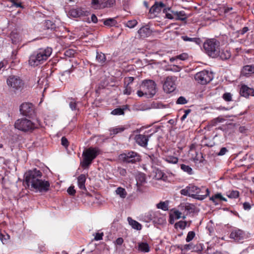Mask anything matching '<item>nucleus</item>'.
<instances>
[{
    "instance_id": "1",
    "label": "nucleus",
    "mask_w": 254,
    "mask_h": 254,
    "mask_svg": "<svg viewBox=\"0 0 254 254\" xmlns=\"http://www.w3.org/2000/svg\"><path fill=\"white\" fill-rule=\"evenodd\" d=\"M25 181L33 188L35 191L45 192L50 189V183L42 179V173L36 169L30 170L25 174Z\"/></svg>"
},
{
    "instance_id": "2",
    "label": "nucleus",
    "mask_w": 254,
    "mask_h": 254,
    "mask_svg": "<svg viewBox=\"0 0 254 254\" xmlns=\"http://www.w3.org/2000/svg\"><path fill=\"white\" fill-rule=\"evenodd\" d=\"M52 52V49L48 47L38 49L30 56L29 64L35 67L43 64L50 57Z\"/></svg>"
},
{
    "instance_id": "3",
    "label": "nucleus",
    "mask_w": 254,
    "mask_h": 254,
    "mask_svg": "<svg viewBox=\"0 0 254 254\" xmlns=\"http://www.w3.org/2000/svg\"><path fill=\"white\" fill-rule=\"evenodd\" d=\"M156 84L153 80H144L141 82L137 94L140 97L145 96L151 98L156 94Z\"/></svg>"
},
{
    "instance_id": "4",
    "label": "nucleus",
    "mask_w": 254,
    "mask_h": 254,
    "mask_svg": "<svg viewBox=\"0 0 254 254\" xmlns=\"http://www.w3.org/2000/svg\"><path fill=\"white\" fill-rule=\"evenodd\" d=\"M206 53L210 57L218 58L219 52L220 42L215 39L207 40L203 44Z\"/></svg>"
},
{
    "instance_id": "5",
    "label": "nucleus",
    "mask_w": 254,
    "mask_h": 254,
    "mask_svg": "<svg viewBox=\"0 0 254 254\" xmlns=\"http://www.w3.org/2000/svg\"><path fill=\"white\" fill-rule=\"evenodd\" d=\"M14 127L15 128L24 132H31L37 128L38 126L30 120L21 118L15 121Z\"/></svg>"
},
{
    "instance_id": "6",
    "label": "nucleus",
    "mask_w": 254,
    "mask_h": 254,
    "mask_svg": "<svg viewBox=\"0 0 254 254\" xmlns=\"http://www.w3.org/2000/svg\"><path fill=\"white\" fill-rule=\"evenodd\" d=\"M100 153V149L96 147H90L84 150L82 153L83 158L81 162L82 167L83 168L88 167Z\"/></svg>"
},
{
    "instance_id": "7",
    "label": "nucleus",
    "mask_w": 254,
    "mask_h": 254,
    "mask_svg": "<svg viewBox=\"0 0 254 254\" xmlns=\"http://www.w3.org/2000/svg\"><path fill=\"white\" fill-rule=\"evenodd\" d=\"M189 190L190 191V197L198 200L205 199L209 194L208 189L205 187L199 188L193 184H190Z\"/></svg>"
},
{
    "instance_id": "8",
    "label": "nucleus",
    "mask_w": 254,
    "mask_h": 254,
    "mask_svg": "<svg viewBox=\"0 0 254 254\" xmlns=\"http://www.w3.org/2000/svg\"><path fill=\"white\" fill-rule=\"evenodd\" d=\"M8 86L14 91L21 90L24 88V82L23 80L17 75H10L6 79Z\"/></svg>"
},
{
    "instance_id": "9",
    "label": "nucleus",
    "mask_w": 254,
    "mask_h": 254,
    "mask_svg": "<svg viewBox=\"0 0 254 254\" xmlns=\"http://www.w3.org/2000/svg\"><path fill=\"white\" fill-rule=\"evenodd\" d=\"M120 159L127 163H136L141 160V156L137 152L130 151L120 154Z\"/></svg>"
},
{
    "instance_id": "10",
    "label": "nucleus",
    "mask_w": 254,
    "mask_h": 254,
    "mask_svg": "<svg viewBox=\"0 0 254 254\" xmlns=\"http://www.w3.org/2000/svg\"><path fill=\"white\" fill-rule=\"evenodd\" d=\"M194 78L198 83L206 84L212 80L213 75L211 72L207 70H202L196 73Z\"/></svg>"
},
{
    "instance_id": "11",
    "label": "nucleus",
    "mask_w": 254,
    "mask_h": 254,
    "mask_svg": "<svg viewBox=\"0 0 254 254\" xmlns=\"http://www.w3.org/2000/svg\"><path fill=\"white\" fill-rule=\"evenodd\" d=\"M177 79V77L175 76H169L166 78L163 84V89L166 92L171 93L176 89Z\"/></svg>"
},
{
    "instance_id": "12",
    "label": "nucleus",
    "mask_w": 254,
    "mask_h": 254,
    "mask_svg": "<svg viewBox=\"0 0 254 254\" xmlns=\"http://www.w3.org/2000/svg\"><path fill=\"white\" fill-rule=\"evenodd\" d=\"M89 14L90 12L89 11L85 10L82 8H73L70 9L68 12V15L73 18L86 16L89 15Z\"/></svg>"
},
{
    "instance_id": "13",
    "label": "nucleus",
    "mask_w": 254,
    "mask_h": 254,
    "mask_svg": "<svg viewBox=\"0 0 254 254\" xmlns=\"http://www.w3.org/2000/svg\"><path fill=\"white\" fill-rule=\"evenodd\" d=\"M21 113L25 116H31L34 112V107L32 104L30 103H24L20 107Z\"/></svg>"
},
{
    "instance_id": "14",
    "label": "nucleus",
    "mask_w": 254,
    "mask_h": 254,
    "mask_svg": "<svg viewBox=\"0 0 254 254\" xmlns=\"http://www.w3.org/2000/svg\"><path fill=\"white\" fill-rule=\"evenodd\" d=\"M245 232L239 229L235 228L233 229L230 234V238L236 242H239L244 239Z\"/></svg>"
},
{
    "instance_id": "15",
    "label": "nucleus",
    "mask_w": 254,
    "mask_h": 254,
    "mask_svg": "<svg viewBox=\"0 0 254 254\" xmlns=\"http://www.w3.org/2000/svg\"><path fill=\"white\" fill-rule=\"evenodd\" d=\"M150 135H144L139 134L135 136V140L136 142L142 147H146L149 140V138L151 136Z\"/></svg>"
},
{
    "instance_id": "16",
    "label": "nucleus",
    "mask_w": 254,
    "mask_h": 254,
    "mask_svg": "<svg viewBox=\"0 0 254 254\" xmlns=\"http://www.w3.org/2000/svg\"><path fill=\"white\" fill-rule=\"evenodd\" d=\"M254 73V64L244 66L241 71V75L246 77H249Z\"/></svg>"
},
{
    "instance_id": "17",
    "label": "nucleus",
    "mask_w": 254,
    "mask_h": 254,
    "mask_svg": "<svg viewBox=\"0 0 254 254\" xmlns=\"http://www.w3.org/2000/svg\"><path fill=\"white\" fill-rule=\"evenodd\" d=\"M240 94L244 97H248L249 96H254V89L249 88L247 85H243L242 86L240 91Z\"/></svg>"
},
{
    "instance_id": "18",
    "label": "nucleus",
    "mask_w": 254,
    "mask_h": 254,
    "mask_svg": "<svg viewBox=\"0 0 254 254\" xmlns=\"http://www.w3.org/2000/svg\"><path fill=\"white\" fill-rule=\"evenodd\" d=\"M210 200L212 201L215 204L217 205L219 204L220 201H227V199L224 197L220 193H218L212 196L210 198Z\"/></svg>"
},
{
    "instance_id": "19",
    "label": "nucleus",
    "mask_w": 254,
    "mask_h": 254,
    "mask_svg": "<svg viewBox=\"0 0 254 254\" xmlns=\"http://www.w3.org/2000/svg\"><path fill=\"white\" fill-rule=\"evenodd\" d=\"M231 54L230 51L227 49H222L220 51L219 49V52L218 57H219L222 60H226L231 57Z\"/></svg>"
},
{
    "instance_id": "20",
    "label": "nucleus",
    "mask_w": 254,
    "mask_h": 254,
    "mask_svg": "<svg viewBox=\"0 0 254 254\" xmlns=\"http://www.w3.org/2000/svg\"><path fill=\"white\" fill-rule=\"evenodd\" d=\"M150 29L146 27H142L140 28L138 31V33L141 37H146L149 36L151 34Z\"/></svg>"
},
{
    "instance_id": "21",
    "label": "nucleus",
    "mask_w": 254,
    "mask_h": 254,
    "mask_svg": "<svg viewBox=\"0 0 254 254\" xmlns=\"http://www.w3.org/2000/svg\"><path fill=\"white\" fill-rule=\"evenodd\" d=\"M164 6L162 2L155 3L150 8L149 12L150 13H158L161 11V8Z\"/></svg>"
},
{
    "instance_id": "22",
    "label": "nucleus",
    "mask_w": 254,
    "mask_h": 254,
    "mask_svg": "<svg viewBox=\"0 0 254 254\" xmlns=\"http://www.w3.org/2000/svg\"><path fill=\"white\" fill-rule=\"evenodd\" d=\"M163 12L165 13V17L169 19H175L176 11L172 10L170 8H165Z\"/></svg>"
},
{
    "instance_id": "23",
    "label": "nucleus",
    "mask_w": 254,
    "mask_h": 254,
    "mask_svg": "<svg viewBox=\"0 0 254 254\" xmlns=\"http://www.w3.org/2000/svg\"><path fill=\"white\" fill-rule=\"evenodd\" d=\"M86 181L85 175L81 174L77 178L78 186L81 190H85V183Z\"/></svg>"
},
{
    "instance_id": "24",
    "label": "nucleus",
    "mask_w": 254,
    "mask_h": 254,
    "mask_svg": "<svg viewBox=\"0 0 254 254\" xmlns=\"http://www.w3.org/2000/svg\"><path fill=\"white\" fill-rule=\"evenodd\" d=\"M125 129V128L123 126H118L110 128L109 130L110 131V135H115L119 133L122 132Z\"/></svg>"
},
{
    "instance_id": "25",
    "label": "nucleus",
    "mask_w": 254,
    "mask_h": 254,
    "mask_svg": "<svg viewBox=\"0 0 254 254\" xmlns=\"http://www.w3.org/2000/svg\"><path fill=\"white\" fill-rule=\"evenodd\" d=\"M187 18V15L184 11H176L175 20L185 21Z\"/></svg>"
},
{
    "instance_id": "26",
    "label": "nucleus",
    "mask_w": 254,
    "mask_h": 254,
    "mask_svg": "<svg viewBox=\"0 0 254 254\" xmlns=\"http://www.w3.org/2000/svg\"><path fill=\"white\" fill-rule=\"evenodd\" d=\"M127 220L129 225L132 227V228L137 230H140L141 229L142 225L137 221L133 220L130 217H128Z\"/></svg>"
},
{
    "instance_id": "27",
    "label": "nucleus",
    "mask_w": 254,
    "mask_h": 254,
    "mask_svg": "<svg viewBox=\"0 0 254 254\" xmlns=\"http://www.w3.org/2000/svg\"><path fill=\"white\" fill-rule=\"evenodd\" d=\"M180 207L182 210L185 209V210L187 211L188 213H190L193 212L195 209L194 205L191 204H181Z\"/></svg>"
},
{
    "instance_id": "28",
    "label": "nucleus",
    "mask_w": 254,
    "mask_h": 254,
    "mask_svg": "<svg viewBox=\"0 0 254 254\" xmlns=\"http://www.w3.org/2000/svg\"><path fill=\"white\" fill-rule=\"evenodd\" d=\"M96 60L101 65H104L106 61L105 55L101 52H97L96 55Z\"/></svg>"
},
{
    "instance_id": "29",
    "label": "nucleus",
    "mask_w": 254,
    "mask_h": 254,
    "mask_svg": "<svg viewBox=\"0 0 254 254\" xmlns=\"http://www.w3.org/2000/svg\"><path fill=\"white\" fill-rule=\"evenodd\" d=\"M138 250L140 252L144 253H147L149 252L150 248L149 245L146 243H140L138 244Z\"/></svg>"
},
{
    "instance_id": "30",
    "label": "nucleus",
    "mask_w": 254,
    "mask_h": 254,
    "mask_svg": "<svg viewBox=\"0 0 254 254\" xmlns=\"http://www.w3.org/2000/svg\"><path fill=\"white\" fill-rule=\"evenodd\" d=\"M101 9L112 6L115 3V0H101Z\"/></svg>"
},
{
    "instance_id": "31",
    "label": "nucleus",
    "mask_w": 254,
    "mask_h": 254,
    "mask_svg": "<svg viewBox=\"0 0 254 254\" xmlns=\"http://www.w3.org/2000/svg\"><path fill=\"white\" fill-rule=\"evenodd\" d=\"M44 25L46 29L55 30L56 28V25L53 21L47 20H45L44 23Z\"/></svg>"
},
{
    "instance_id": "32",
    "label": "nucleus",
    "mask_w": 254,
    "mask_h": 254,
    "mask_svg": "<svg viewBox=\"0 0 254 254\" xmlns=\"http://www.w3.org/2000/svg\"><path fill=\"white\" fill-rule=\"evenodd\" d=\"M116 193L122 198H125L127 195V192L126 190L122 187H118L116 190Z\"/></svg>"
},
{
    "instance_id": "33",
    "label": "nucleus",
    "mask_w": 254,
    "mask_h": 254,
    "mask_svg": "<svg viewBox=\"0 0 254 254\" xmlns=\"http://www.w3.org/2000/svg\"><path fill=\"white\" fill-rule=\"evenodd\" d=\"M136 186L145 183L146 182L145 175L143 173L138 174L136 176Z\"/></svg>"
},
{
    "instance_id": "34",
    "label": "nucleus",
    "mask_w": 254,
    "mask_h": 254,
    "mask_svg": "<svg viewBox=\"0 0 254 254\" xmlns=\"http://www.w3.org/2000/svg\"><path fill=\"white\" fill-rule=\"evenodd\" d=\"M226 195L230 198H237L239 196V192L238 190H229L226 192Z\"/></svg>"
},
{
    "instance_id": "35",
    "label": "nucleus",
    "mask_w": 254,
    "mask_h": 254,
    "mask_svg": "<svg viewBox=\"0 0 254 254\" xmlns=\"http://www.w3.org/2000/svg\"><path fill=\"white\" fill-rule=\"evenodd\" d=\"M181 38L186 42H192L196 44H199L200 42L199 38H190L187 36H182Z\"/></svg>"
},
{
    "instance_id": "36",
    "label": "nucleus",
    "mask_w": 254,
    "mask_h": 254,
    "mask_svg": "<svg viewBox=\"0 0 254 254\" xmlns=\"http://www.w3.org/2000/svg\"><path fill=\"white\" fill-rule=\"evenodd\" d=\"M181 169L184 172L187 173L189 175H192L193 174L192 168L188 165H186L185 164H181Z\"/></svg>"
},
{
    "instance_id": "37",
    "label": "nucleus",
    "mask_w": 254,
    "mask_h": 254,
    "mask_svg": "<svg viewBox=\"0 0 254 254\" xmlns=\"http://www.w3.org/2000/svg\"><path fill=\"white\" fill-rule=\"evenodd\" d=\"M165 160L169 163L177 164L178 162V158L176 157L169 155L165 157Z\"/></svg>"
},
{
    "instance_id": "38",
    "label": "nucleus",
    "mask_w": 254,
    "mask_h": 254,
    "mask_svg": "<svg viewBox=\"0 0 254 254\" xmlns=\"http://www.w3.org/2000/svg\"><path fill=\"white\" fill-rule=\"evenodd\" d=\"M178 248L182 251H188L192 249V245L190 243L186 245H181L178 246Z\"/></svg>"
},
{
    "instance_id": "39",
    "label": "nucleus",
    "mask_w": 254,
    "mask_h": 254,
    "mask_svg": "<svg viewBox=\"0 0 254 254\" xmlns=\"http://www.w3.org/2000/svg\"><path fill=\"white\" fill-rule=\"evenodd\" d=\"M117 23L116 20L114 18H110L104 20V24L106 26H112L115 25Z\"/></svg>"
},
{
    "instance_id": "40",
    "label": "nucleus",
    "mask_w": 254,
    "mask_h": 254,
    "mask_svg": "<svg viewBox=\"0 0 254 254\" xmlns=\"http://www.w3.org/2000/svg\"><path fill=\"white\" fill-rule=\"evenodd\" d=\"M101 0H92L91 4L94 9H101Z\"/></svg>"
},
{
    "instance_id": "41",
    "label": "nucleus",
    "mask_w": 254,
    "mask_h": 254,
    "mask_svg": "<svg viewBox=\"0 0 254 254\" xmlns=\"http://www.w3.org/2000/svg\"><path fill=\"white\" fill-rule=\"evenodd\" d=\"M157 207L163 210H167L168 209V203L167 202L161 201L157 204Z\"/></svg>"
},
{
    "instance_id": "42",
    "label": "nucleus",
    "mask_w": 254,
    "mask_h": 254,
    "mask_svg": "<svg viewBox=\"0 0 254 254\" xmlns=\"http://www.w3.org/2000/svg\"><path fill=\"white\" fill-rule=\"evenodd\" d=\"M187 226V222L186 221H180L178 222H177L175 224V228L177 229L179 228L181 229H185Z\"/></svg>"
},
{
    "instance_id": "43",
    "label": "nucleus",
    "mask_w": 254,
    "mask_h": 254,
    "mask_svg": "<svg viewBox=\"0 0 254 254\" xmlns=\"http://www.w3.org/2000/svg\"><path fill=\"white\" fill-rule=\"evenodd\" d=\"M111 114L113 115H122L124 114V109L120 108L113 110Z\"/></svg>"
},
{
    "instance_id": "44",
    "label": "nucleus",
    "mask_w": 254,
    "mask_h": 254,
    "mask_svg": "<svg viewBox=\"0 0 254 254\" xmlns=\"http://www.w3.org/2000/svg\"><path fill=\"white\" fill-rule=\"evenodd\" d=\"M182 213L178 210H175L170 214V217L175 218V219H179L182 216Z\"/></svg>"
},
{
    "instance_id": "45",
    "label": "nucleus",
    "mask_w": 254,
    "mask_h": 254,
    "mask_svg": "<svg viewBox=\"0 0 254 254\" xmlns=\"http://www.w3.org/2000/svg\"><path fill=\"white\" fill-rule=\"evenodd\" d=\"M10 38H11L12 42L15 43L18 41L19 37L16 32L12 31L10 34Z\"/></svg>"
},
{
    "instance_id": "46",
    "label": "nucleus",
    "mask_w": 254,
    "mask_h": 254,
    "mask_svg": "<svg viewBox=\"0 0 254 254\" xmlns=\"http://www.w3.org/2000/svg\"><path fill=\"white\" fill-rule=\"evenodd\" d=\"M190 185L187 186L185 189H182L180 191V193L182 195L189 196L190 197V191L189 190Z\"/></svg>"
},
{
    "instance_id": "47",
    "label": "nucleus",
    "mask_w": 254,
    "mask_h": 254,
    "mask_svg": "<svg viewBox=\"0 0 254 254\" xmlns=\"http://www.w3.org/2000/svg\"><path fill=\"white\" fill-rule=\"evenodd\" d=\"M137 24L136 20H131L128 21L126 24V26L128 28H132L134 27Z\"/></svg>"
},
{
    "instance_id": "48",
    "label": "nucleus",
    "mask_w": 254,
    "mask_h": 254,
    "mask_svg": "<svg viewBox=\"0 0 254 254\" xmlns=\"http://www.w3.org/2000/svg\"><path fill=\"white\" fill-rule=\"evenodd\" d=\"M9 2L12 3L11 6H14L15 7H23L22 3L18 0H7Z\"/></svg>"
},
{
    "instance_id": "49",
    "label": "nucleus",
    "mask_w": 254,
    "mask_h": 254,
    "mask_svg": "<svg viewBox=\"0 0 254 254\" xmlns=\"http://www.w3.org/2000/svg\"><path fill=\"white\" fill-rule=\"evenodd\" d=\"M77 103L76 102L74 99L71 98V101L69 102V107L70 109L72 110H77Z\"/></svg>"
},
{
    "instance_id": "50",
    "label": "nucleus",
    "mask_w": 254,
    "mask_h": 254,
    "mask_svg": "<svg viewBox=\"0 0 254 254\" xmlns=\"http://www.w3.org/2000/svg\"><path fill=\"white\" fill-rule=\"evenodd\" d=\"M195 236V233L193 231H190L188 233L187 238H186V241L187 242H189L191 241L194 237Z\"/></svg>"
},
{
    "instance_id": "51",
    "label": "nucleus",
    "mask_w": 254,
    "mask_h": 254,
    "mask_svg": "<svg viewBox=\"0 0 254 254\" xmlns=\"http://www.w3.org/2000/svg\"><path fill=\"white\" fill-rule=\"evenodd\" d=\"M223 98L226 101H231L232 100V94L228 92L225 93L223 95Z\"/></svg>"
},
{
    "instance_id": "52",
    "label": "nucleus",
    "mask_w": 254,
    "mask_h": 254,
    "mask_svg": "<svg viewBox=\"0 0 254 254\" xmlns=\"http://www.w3.org/2000/svg\"><path fill=\"white\" fill-rule=\"evenodd\" d=\"M189 58L188 54L186 53H182L177 56H176V58L177 59H179L182 61H185L187 60Z\"/></svg>"
},
{
    "instance_id": "53",
    "label": "nucleus",
    "mask_w": 254,
    "mask_h": 254,
    "mask_svg": "<svg viewBox=\"0 0 254 254\" xmlns=\"http://www.w3.org/2000/svg\"><path fill=\"white\" fill-rule=\"evenodd\" d=\"M8 62L6 60H3L0 62V71L3 70L7 67Z\"/></svg>"
},
{
    "instance_id": "54",
    "label": "nucleus",
    "mask_w": 254,
    "mask_h": 254,
    "mask_svg": "<svg viewBox=\"0 0 254 254\" xmlns=\"http://www.w3.org/2000/svg\"><path fill=\"white\" fill-rule=\"evenodd\" d=\"M124 94L130 95L132 92V89L128 85H125V89L123 91Z\"/></svg>"
},
{
    "instance_id": "55",
    "label": "nucleus",
    "mask_w": 254,
    "mask_h": 254,
    "mask_svg": "<svg viewBox=\"0 0 254 254\" xmlns=\"http://www.w3.org/2000/svg\"><path fill=\"white\" fill-rule=\"evenodd\" d=\"M164 174L161 171L158 170L156 172L155 178L157 180H164Z\"/></svg>"
},
{
    "instance_id": "56",
    "label": "nucleus",
    "mask_w": 254,
    "mask_h": 254,
    "mask_svg": "<svg viewBox=\"0 0 254 254\" xmlns=\"http://www.w3.org/2000/svg\"><path fill=\"white\" fill-rule=\"evenodd\" d=\"M176 103L178 104H185L187 103V100L185 97L181 96L177 100Z\"/></svg>"
},
{
    "instance_id": "57",
    "label": "nucleus",
    "mask_w": 254,
    "mask_h": 254,
    "mask_svg": "<svg viewBox=\"0 0 254 254\" xmlns=\"http://www.w3.org/2000/svg\"><path fill=\"white\" fill-rule=\"evenodd\" d=\"M223 121V120L222 118H217L215 119H213L212 120L210 124L211 126H215L217 123H220L222 122Z\"/></svg>"
},
{
    "instance_id": "58",
    "label": "nucleus",
    "mask_w": 254,
    "mask_h": 254,
    "mask_svg": "<svg viewBox=\"0 0 254 254\" xmlns=\"http://www.w3.org/2000/svg\"><path fill=\"white\" fill-rule=\"evenodd\" d=\"M134 80V77H126L125 79V85H128L132 83Z\"/></svg>"
},
{
    "instance_id": "59",
    "label": "nucleus",
    "mask_w": 254,
    "mask_h": 254,
    "mask_svg": "<svg viewBox=\"0 0 254 254\" xmlns=\"http://www.w3.org/2000/svg\"><path fill=\"white\" fill-rule=\"evenodd\" d=\"M103 233H96L95 235L94 240L96 241L101 240L103 239Z\"/></svg>"
},
{
    "instance_id": "60",
    "label": "nucleus",
    "mask_w": 254,
    "mask_h": 254,
    "mask_svg": "<svg viewBox=\"0 0 254 254\" xmlns=\"http://www.w3.org/2000/svg\"><path fill=\"white\" fill-rule=\"evenodd\" d=\"M61 142L62 145L64 147H67L68 145V141L65 137H63L61 139Z\"/></svg>"
},
{
    "instance_id": "61",
    "label": "nucleus",
    "mask_w": 254,
    "mask_h": 254,
    "mask_svg": "<svg viewBox=\"0 0 254 254\" xmlns=\"http://www.w3.org/2000/svg\"><path fill=\"white\" fill-rule=\"evenodd\" d=\"M67 191L70 195H74L75 193V190H74L73 186L69 187L67 189Z\"/></svg>"
},
{
    "instance_id": "62",
    "label": "nucleus",
    "mask_w": 254,
    "mask_h": 254,
    "mask_svg": "<svg viewBox=\"0 0 254 254\" xmlns=\"http://www.w3.org/2000/svg\"><path fill=\"white\" fill-rule=\"evenodd\" d=\"M243 208L245 210H250L251 208V205L249 202H245L243 203Z\"/></svg>"
},
{
    "instance_id": "63",
    "label": "nucleus",
    "mask_w": 254,
    "mask_h": 254,
    "mask_svg": "<svg viewBox=\"0 0 254 254\" xmlns=\"http://www.w3.org/2000/svg\"><path fill=\"white\" fill-rule=\"evenodd\" d=\"M249 28L248 27H244L241 30L239 31L238 33H239L241 35L245 34L247 32L249 31Z\"/></svg>"
},
{
    "instance_id": "64",
    "label": "nucleus",
    "mask_w": 254,
    "mask_h": 254,
    "mask_svg": "<svg viewBox=\"0 0 254 254\" xmlns=\"http://www.w3.org/2000/svg\"><path fill=\"white\" fill-rule=\"evenodd\" d=\"M227 151V149L225 147H222L219 152L218 153V155H224Z\"/></svg>"
}]
</instances>
